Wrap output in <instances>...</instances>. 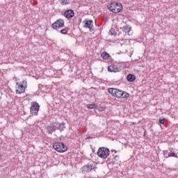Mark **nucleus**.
<instances>
[{"label": "nucleus", "mask_w": 178, "mask_h": 178, "mask_svg": "<svg viewBox=\"0 0 178 178\" xmlns=\"http://www.w3.org/2000/svg\"><path fill=\"white\" fill-rule=\"evenodd\" d=\"M108 92L111 95H112V97H115V98H129V97H130V94H129V92L115 88H108Z\"/></svg>", "instance_id": "nucleus-1"}, {"label": "nucleus", "mask_w": 178, "mask_h": 178, "mask_svg": "<svg viewBox=\"0 0 178 178\" xmlns=\"http://www.w3.org/2000/svg\"><path fill=\"white\" fill-rule=\"evenodd\" d=\"M108 9L113 13H120L123 10V5L120 3L113 2L108 6Z\"/></svg>", "instance_id": "nucleus-2"}, {"label": "nucleus", "mask_w": 178, "mask_h": 178, "mask_svg": "<svg viewBox=\"0 0 178 178\" xmlns=\"http://www.w3.org/2000/svg\"><path fill=\"white\" fill-rule=\"evenodd\" d=\"M16 94H24L27 88V81L24 79L20 83H17Z\"/></svg>", "instance_id": "nucleus-3"}, {"label": "nucleus", "mask_w": 178, "mask_h": 178, "mask_svg": "<svg viewBox=\"0 0 178 178\" xmlns=\"http://www.w3.org/2000/svg\"><path fill=\"white\" fill-rule=\"evenodd\" d=\"M109 149L106 147H100L97 151V156L102 159H106L109 156Z\"/></svg>", "instance_id": "nucleus-4"}, {"label": "nucleus", "mask_w": 178, "mask_h": 178, "mask_svg": "<svg viewBox=\"0 0 178 178\" xmlns=\"http://www.w3.org/2000/svg\"><path fill=\"white\" fill-rule=\"evenodd\" d=\"M53 147L57 152H66L67 151V147L62 143H55L53 144Z\"/></svg>", "instance_id": "nucleus-5"}, {"label": "nucleus", "mask_w": 178, "mask_h": 178, "mask_svg": "<svg viewBox=\"0 0 178 178\" xmlns=\"http://www.w3.org/2000/svg\"><path fill=\"white\" fill-rule=\"evenodd\" d=\"M40 111V104L37 103L36 102H31V115H33V116H37L38 115V111Z\"/></svg>", "instance_id": "nucleus-6"}, {"label": "nucleus", "mask_w": 178, "mask_h": 178, "mask_svg": "<svg viewBox=\"0 0 178 178\" xmlns=\"http://www.w3.org/2000/svg\"><path fill=\"white\" fill-rule=\"evenodd\" d=\"M51 27L54 29V30L63 29V27H65V21L63 19H58L51 24Z\"/></svg>", "instance_id": "nucleus-7"}, {"label": "nucleus", "mask_w": 178, "mask_h": 178, "mask_svg": "<svg viewBox=\"0 0 178 178\" xmlns=\"http://www.w3.org/2000/svg\"><path fill=\"white\" fill-rule=\"evenodd\" d=\"M108 71L110 72V73H118L122 71V67L120 65L112 64L108 67Z\"/></svg>", "instance_id": "nucleus-8"}, {"label": "nucleus", "mask_w": 178, "mask_h": 178, "mask_svg": "<svg viewBox=\"0 0 178 178\" xmlns=\"http://www.w3.org/2000/svg\"><path fill=\"white\" fill-rule=\"evenodd\" d=\"M85 29H89V30H92V20L85 19L83 21Z\"/></svg>", "instance_id": "nucleus-9"}, {"label": "nucleus", "mask_w": 178, "mask_h": 178, "mask_svg": "<svg viewBox=\"0 0 178 178\" xmlns=\"http://www.w3.org/2000/svg\"><path fill=\"white\" fill-rule=\"evenodd\" d=\"M64 16L67 19H72L74 16V11L73 10H67L64 13Z\"/></svg>", "instance_id": "nucleus-10"}, {"label": "nucleus", "mask_w": 178, "mask_h": 178, "mask_svg": "<svg viewBox=\"0 0 178 178\" xmlns=\"http://www.w3.org/2000/svg\"><path fill=\"white\" fill-rule=\"evenodd\" d=\"M55 130H56V127L54 125V124H51L47 127V132L49 133V134H52V133L55 131Z\"/></svg>", "instance_id": "nucleus-11"}, {"label": "nucleus", "mask_w": 178, "mask_h": 178, "mask_svg": "<svg viewBox=\"0 0 178 178\" xmlns=\"http://www.w3.org/2000/svg\"><path fill=\"white\" fill-rule=\"evenodd\" d=\"M127 81H129L130 83H133L134 80H136V76L134 74H129L127 76Z\"/></svg>", "instance_id": "nucleus-12"}, {"label": "nucleus", "mask_w": 178, "mask_h": 178, "mask_svg": "<svg viewBox=\"0 0 178 178\" xmlns=\"http://www.w3.org/2000/svg\"><path fill=\"white\" fill-rule=\"evenodd\" d=\"M83 172H91L92 170V165L88 164L83 168Z\"/></svg>", "instance_id": "nucleus-13"}, {"label": "nucleus", "mask_w": 178, "mask_h": 178, "mask_svg": "<svg viewBox=\"0 0 178 178\" xmlns=\"http://www.w3.org/2000/svg\"><path fill=\"white\" fill-rule=\"evenodd\" d=\"M101 56L102 59H104V60H106V59H108L110 56H109V54H108V52L104 51L103 53H102Z\"/></svg>", "instance_id": "nucleus-14"}, {"label": "nucleus", "mask_w": 178, "mask_h": 178, "mask_svg": "<svg viewBox=\"0 0 178 178\" xmlns=\"http://www.w3.org/2000/svg\"><path fill=\"white\" fill-rule=\"evenodd\" d=\"M86 107L88 108V109H94L95 108H98V104H87Z\"/></svg>", "instance_id": "nucleus-15"}, {"label": "nucleus", "mask_w": 178, "mask_h": 178, "mask_svg": "<svg viewBox=\"0 0 178 178\" xmlns=\"http://www.w3.org/2000/svg\"><path fill=\"white\" fill-rule=\"evenodd\" d=\"M172 156L174 157V158H178L177 154H176V153H175V152L169 153L167 158H170Z\"/></svg>", "instance_id": "nucleus-16"}, {"label": "nucleus", "mask_w": 178, "mask_h": 178, "mask_svg": "<svg viewBox=\"0 0 178 178\" xmlns=\"http://www.w3.org/2000/svg\"><path fill=\"white\" fill-rule=\"evenodd\" d=\"M68 31H69V28H65L60 30L61 34H65V35L67 34Z\"/></svg>", "instance_id": "nucleus-17"}, {"label": "nucleus", "mask_w": 178, "mask_h": 178, "mask_svg": "<svg viewBox=\"0 0 178 178\" xmlns=\"http://www.w3.org/2000/svg\"><path fill=\"white\" fill-rule=\"evenodd\" d=\"M70 3V0H61V5H69Z\"/></svg>", "instance_id": "nucleus-18"}, {"label": "nucleus", "mask_w": 178, "mask_h": 178, "mask_svg": "<svg viewBox=\"0 0 178 178\" xmlns=\"http://www.w3.org/2000/svg\"><path fill=\"white\" fill-rule=\"evenodd\" d=\"M159 123H161V124H165V118L159 119Z\"/></svg>", "instance_id": "nucleus-19"}, {"label": "nucleus", "mask_w": 178, "mask_h": 178, "mask_svg": "<svg viewBox=\"0 0 178 178\" xmlns=\"http://www.w3.org/2000/svg\"><path fill=\"white\" fill-rule=\"evenodd\" d=\"M105 108H104V107H100V111H105Z\"/></svg>", "instance_id": "nucleus-20"}, {"label": "nucleus", "mask_w": 178, "mask_h": 178, "mask_svg": "<svg viewBox=\"0 0 178 178\" xmlns=\"http://www.w3.org/2000/svg\"><path fill=\"white\" fill-rule=\"evenodd\" d=\"M116 158H118V156H115V159H116Z\"/></svg>", "instance_id": "nucleus-21"}]
</instances>
